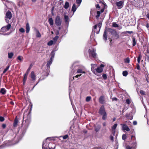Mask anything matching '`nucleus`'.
<instances>
[{"mask_svg": "<svg viewBox=\"0 0 149 149\" xmlns=\"http://www.w3.org/2000/svg\"><path fill=\"white\" fill-rule=\"evenodd\" d=\"M53 60L50 59L48 61L47 64V69H45L43 70L42 73L43 77L40 79V80H42L45 78V77H47L48 75L49 72L50 66L52 63Z\"/></svg>", "mask_w": 149, "mask_h": 149, "instance_id": "1", "label": "nucleus"}, {"mask_svg": "<svg viewBox=\"0 0 149 149\" xmlns=\"http://www.w3.org/2000/svg\"><path fill=\"white\" fill-rule=\"evenodd\" d=\"M50 138L48 137L43 141L42 145V149H48V148L50 147V145H54V144L50 143L49 142L48 140L49 141L50 140Z\"/></svg>", "mask_w": 149, "mask_h": 149, "instance_id": "2", "label": "nucleus"}, {"mask_svg": "<svg viewBox=\"0 0 149 149\" xmlns=\"http://www.w3.org/2000/svg\"><path fill=\"white\" fill-rule=\"evenodd\" d=\"M30 120L28 118L26 119L24 121H23L22 123V127H23V128L24 130L26 131L29 125L30 124Z\"/></svg>", "mask_w": 149, "mask_h": 149, "instance_id": "3", "label": "nucleus"}, {"mask_svg": "<svg viewBox=\"0 0 149 149\" xmlns=\"http://www.w3.org/2000/svg\"><path fill=\"white\" fill-rule=\"evenodd\" d=\"M102 24L99 23L97 25H95L93 29V31L97 34H98L99 33L100 28L101 27Z\"/></svg>", "mask_w": 149, "mask_h": 149, "instance_id": "4", "label": "nucleus"}, {"mask_svg": "<svg viewBox=\"0 0 149 149\" xmlns=\"http://www.w3.org/2000/svg\"><path fill=\"white\" fill-rule=\"evenodd\" d=\"M11 26V24H8L6 26H4L1 28V31L4 32L8 31L10 29Z\"/></svg>", "mask_w": 149, "mask_h": 149, "instance_id": "5", "label": "nucleus"}, {"mask_svg": "<svg viewBox=\"0 0 149 149\" xmlns=\"http://www.w3.org/2000/svg\"><path fill=\"white\" fill-rule=\"evenodd\" d=\"M89 55L91 56L94 58H96L97 54L95 53L96 49H89L88 50Z\"/></svg>", "mask_w": 149, "mask_h": 149, "instance_id": "6", "label": "nucleus"}, {"mask_svg": "<svg viewBox=\"0 0 149 149\" xmlns=\"http://www.w3.org/2000/svg\"><path fill=\"white\" fill-rule=\"evenodd\" d=\"M136 141H135L132 143V146L128 145L125 148L126 149H136Z\"/></svg>", "mask_w": 149, "mask_h": 149, "instance_id": "7", "label": "nucleus"}, {"mask_svg": "<svg viewBox=\"0 0 149 149\" xmlns=\"http://www.w3.org/2000/svg\"><path fill=\"white\" fill-rule=\"evenodd\" d=\"M77 73L78 74H77L74 77H73V78L74 79V78H77L79 77H80L81 76L82 74H85L86 73V72L84 71H83L81 69H78L77 70Z\"/></svg>", "mask_w": 149, "mask_h": 149, "instance_id": "8", "label": "nucleus"}, {"mask_svg": "<svg viewBox=\"0 0 149 149\" xmlns=\"http://www.w3.org/2000/svg\"><path fill=\"white\" fill-rule=\"evenodd\" d=\"M55 23L57 26H60L61 24V21L59 16H57L56 18Z\"/></svg>", "mask_w": 149, "mask_h": 149, "instance_id": "9", "label": "nucleus"}, {"mask_svg": "<svg viewBox=\"0 0 149 149\" xmlns=\"http://www.w3.org/2000/svg\"><path fill=\"white\" fill-rule=\"evenodd\" d=\"M116 4L118 9H120L123 6V2L122 1L116 2Z\"/></svg>", "mask_w": 149, "mask_h": 149, "instance_id": "10", "label": "nucleus"}, {"mask_svg": "<svg viewBox=\"0 0 149 149\" xmlns=\"http://www.w3.org/2000/svg\"><path fill=\"white\" fill-rule=\"evenodd\" d=\"M6 17H5V20L6 21V22L8 23L9 22V20H8V21L7 20V19L6 18H7L8 19H11L12 17V14L10 12V11H8L7 12L6 14Z\"/></svg>", "mask_w": 149, "mask_h": 149, "instance_id": "11", "label": "nucleus"}, {"mask_svg": "<svg viewBox=\"0 0 149 149\" xmlns=\"http://www.w3.org/2000/svg\"><path fill=\"white\" fill-rule=\"evenodd\" d=\"M99 113L101 115L106 113L104 106L102 105L101 106L100 109Z\"/></svg>", "mask_w": 149, "mask_h": 149, "instance_id": "12", "label": "nucleus"}, {"mask_svg": "<svg viewBox=\"0 0 149 149\" xmlns=\"http://www.w3.org/2000/svg\"><path fill=\"white\" fill-rule=\"evenodd\" d=\"M91 69L93 73H96V68L97 67V65L96 64H91Z\"/></svg>", "mask_w": 149, "mask_h": 149, "instance_id": "13", "label": "nucleus"}, {"mask_svg": "<svg viewBox=\"0 0 149 149\" xmlns=\"http://www.w3.org/2000/svg\"><path fill=\"white\" fill-rule=\"evenodd\" d=\"M121 125L122 126V129L123 130H126L127 131H129L130 129L128 126L125 124H121Z\"/></svg>", "mask_w": 149, "mask_h": 149, "instance_id": "14", "label": "nucleus"}, {"mask_svg": "<svg viewBox=\"0 0 149 149\" xmlns=\"http://www.w3.org/2000/svg\"><path fill=\"white\" fill-rule=\"evenodd\" d=\"M118 125L117 123L115 124L111 127V130L113 134L114 135L116 132V129Z\"/></svg>", "mask_w": 149, "mask_h": 149, "instance_id": "15", "label": "nucleus"}, {"mask_svg": "<svg viewBox=\"0 0 149 149\" xmlns=\"http://www.w3.org/2000/svg\"><path fill=\"white\" fill-rule=\"evenodd\" d=\"M103 70V69L101 67H98L96 69V73H94V74L96 75H97L98 73H100L102 72Z\"/></svg>", "mask_w": 149, "mask_h": 149, "instance_id": "16", "label": "nucleus"}, {"mask_svg": "<svg viewBox=\"0 0 149 149\" xmlns=\"http://www.w3.org/2000/svg\"><path fill=\"white\" fill-rule=\"evenodd\" d=\"M18 122V120L17 118V116H16L14 119L13 123V126L14 127H15L17 126Z\"/></svg>", "mask_w": 149, "mask_h": 149, "instance_id": "17", "label": "nucleus"}, {"mask_svg": "<svg viewBox=\"0 0 149 149\" xmlns=\"http://www.w3.org/2000/svg\"><path fill=\"white\" fill-rule=\"evenodd\" d=\"M99 101L101 104H103L104 103L105 98L103 96H101L100 97Z\"/></svg>", "mask_w": 149, "mask_h": 149, "instance_id": "18", "label": "nucleus"}, {"mask_svg": "<svg viewBox=\"0 0 149 149\" xmlns=\"http://www.w3.org/2000/svg\"><path fill=\"white\" fill-rule=\"evenodd\" d=\"M28 74L25 73L24 75V78L23 79V84L24 85L25 83L27 80V76Z\"/></svg>", "mask_w": 149, "mask_h": 149, "instance_id": "19", "label": "nucleus"}, {"mask_svg": "<svg viewBox=\"0 0 149 149\" xmlns=\"http://www.w3.org/2000/svg\"><path fill=\"white\" fill-rule=\"evenodd\" d=\"M31 77L33 80H35L36 79L35 73L33 71L31 72Z\"/></svg>", "mask_w": 149, "mask_h": 149, "instance_id": "20", "label": "nucleus"}, {"mask_svg": "<svg viewBox=\"0 0 149 149\" xmlns=\"http://www.w3.org/2000/svg\"><path fill=\"white\" fill-rule=\"evenodd\" d=\"M30 26L28 23H27L26 25V33H28L30 31Z\"/></svg>", "mask_w": 149, "mask_h": 149, "instance_id": "21", "label": "nucleus"}, {"mask_svg": "<svg viewBox=\"0 0 149 149\" xmlns=\"http://www.w3.org/2000/svg\"><path fill=\"white\" fill-rule=\"evenodd\" d=\"M6 90L4 88H1L0 91V93L2 95H4L6 93Z\"/></svg>", "mask_w": 149, "mask_h": 149, "instance_id": "22", "label": "nucleus"}, {"mask_svg": "<svg viewBox=\"0 0 149 149\" xmlns=\"http://www.w3.org/2000/svg\"><path fill=\"white\" fill-rule=\"evenodd\" d=\"M103 37L104 40L106 41L107 40V33L106 31H105L104 32V34L103 35Z\"/></svg>", "mask_w": 149, "mask_h": 149, "instance_id": "23", "label": "nucleus"}, {"mask_svg": "<svg viewBox=\"0 0 149 149\" xmlns=\"http://www.w3.org/2000/svg\"><path fill=\"white\" fill-rule=\"evenodd\" d=\"M77 9V8L75 4H74L72 8V10L73 11V13L76 11Z\"/></svg>", "mask_w": 149, "mask_h": 149, "instance_id": "24", "label": "nucleus"}, {"mask_svg": "<svg viewBox=\"0 0 149 149\" xmlns=\"http://www.w3.org/2000/svg\"><path fill=\"white\" fill-rule=\"evenodd\" d=\"M51 54V57L50 59L53 60L54 58V56L55 54V53L54 52V50H53Z\"/></svg>", "mask_w": 149, "mask_h": 149, "instance_id": "25", "label": "nucleus"}, {"mask_svg": "<svg viewBox=\"0 0 149 149\" xmlns=\"http://www.w3.org/2000/svg\"><path fill=\"white\" fill-rule=\"evenodd\" d=\"M69 3L68 2H66L65 3V5L64 6V8L66 9H68L69 6Z\"/></svg>", "mask_w": 149, "mask_h": 149, "instance_id": "26", "label": "nucleus"}, {"mask_svg": "<svg viewBox=\"0 0 149 149\" xmlns=\"http://www.w3.org/2000/svg\"><path fill=\"white\" fill-rule=\"evenodd\" d=\"M101 115L102 116V119L104 120H106L107 118V113Z\"/></svg>", "mask_w": 149, "mask_h": 149, "instance_id": "27", "label": "nucleus"}, {"mask_svg": "<svg viewBox=\"0 0 149 149\" xmlns=\"http://www.w3.org/2000/svg\"><path fill=\"white\" fill-rule=\"evenodd\" d=\"M48 22L51 25H52L53 24V20L52 18H50L48 20Z\"/></svg>", "mask_w": 149, "mask_h": 149, "instance_id": "28", "label": "nucleus"}, {"mask_svg": "<svg viewBox=\"0 0 149 149\" xmlns=\"http://www.w3.org/2000/svg\"><path fill=\"white\" fill-rule=\"evenodd\" d=\"M14 55V54L13 52L8 53V57L9 58H11Z\"/></svg>", "mask_w": 149, "mask_h": 149, "instance_id": "29", "label": "nucleus"}, {"mask_svg": "<svg viewBox=\"0 0 149 149\" xmlns=\"http://www.w3.org/2000/svg\"><path fill=\"white\" fill-rule=\"evenodd\" d=\"M32 66H33V65H32V64H31L29 67V68L27 70L26 72L25 73L26 74H28L29 72L30 71V69H31V68H32Z\"/></svg>", "mask_w": 149, "mask_h": 149, "instance_id": "30", "label": "nucleus"}, {"mask_svg": "<svg viewBox=\"0 0 149 149\" xmlns=\"http://www.w3.org/2000/svg\"><path fill=\"white\" fill-rule=\"evenodd\" d=\"M54 43V42L53 40H51L50 41H49L47 43V45L49 46H52L53 44H55Z\"/></svg>", "mask_w": 149, "mask_h": 149, "instance_id": "31", "label": "nucleus"}, {"mask_svg": "<svg viewBox=\"0 0 149 149\" xmlns=\"http://www.w3.org/2000/svg\"><path fill=\"white\" fill-rule=\"evenodd\" d=\"M109 31L113 36L116 33V31L113 30L111 29H109Z\"/></svg>", "mask_w": 149, "mask_h": 149, "instance_id": "32", "label": "nucleus"}, {"mask_svg": "<svg viewBox=\"0 0 149 149\" xmlns=\"http://www.w3.org/2000/svg\"><path fill=\"white\" fill-rule=\"evenodd\" d=\"M58 38L59 37L58 36H56L53 38L52 40L54 41V43H55L57 41L58 39Z\"/></svg>", "mask_w": 149, "mask_h": 149, "instance_id": "33", "label": "nucleus"}, {"mask_svg": "<svg viewBox=\"0 0 149 149\" xmlns=\"http://www.w3.org/2000/svg\"><path fill=\"white\" fill-rule=\"evenodd\" d=\"M64 19L65 22H69V18L68 16L67 15H64Z\"/></svg>", "mask_w": 149, "mask_h": 149, "instance_id": "34", "label": "nucleus"}, {"mask_svg": "<svg viewBox=\"0 0 149 149\" xmlns=\"http://www.w3.org/2000/svg\"><path fill=\"white\" fill-rule=\"evenodd\" d=\"M132 43H133V46H135L136 45V41L135 39L134 38H132Z\"/></svg>", "mask_w": 149, "mask_h": 149, "instance_id": "35", "label": "nucleus"}, {"mask_svg": "<svg viewBox=\"0 0 149 149\" xmlns=\"http://www.w3.org/2000/svg\"><path fill=\"white\" fill-rule=\"evenodd\" d=\"M10 67V65H8L5 69H4L3 71V73H5L8 70Z\"/></svg>", "mask_w": 149, "mask_h": 149, "instance_id": "36", "label": "nucleus"}, {"mask_svg": "<svg viewBox=\"0 0 149 149\" xmlns=\"http://www.w3.org/2000/svg\"><path fill=\"white\" fill-rule=\"evenodd\" d=\"M17 59L21 61H22V59H23V57L21 56H19L17 57Z\"/></svg>", "mask_w": 149, "mask_h": 149, "instance_id": "37", "label": "nucleus"}, {"mask_svg": "<svg viewBox=\"0 0 149 149\" xmlns=\"http://www.w3.org/2000/svg\"><path fill=\"white\" fill-rule=\"evenodd\" d=\"M123 76L126 77L128 74V72L126 71H124L123 72Z\"/></svg>", "mask_w": 149, "mask_h": 149, "instance_id": "38", "label": "nucleus"}, {"mask_svg": "<svg viewBox=\"0 0 149 149\" xmlns=\"http://www.w3.org/2000/svg\"><path fill=\"white\" fill-rule=\"evenodd\" d=\"M19 31L20 32L22 33H24L25 31L24 29L23 28H20Z\"/></svg>", "mask_w": 149, "mask_h": 149, "instance_id": "39", "label": "nucleus"}, {"mask_svg": "<svg viewBox=\"0 0 149 149\" xmlns=\"http://www.w3.org/2000/svg\"><path fill=\"white\" fill-rule=\"evenodd\" d=\"M113 26L115 28H116L118 27V25L117 24H116L115 23H113Z\"/></svg>", "mask_w": 149, "mask_h": 149, "instance_id": "40", "label": "nucleus"}, {"mask_svg": "<svg viewBox=\"0 0 149 149\" xmlns=\"http://www.w3.org/2000/svg\"><path fill=\"white\" fill-rule=\"evenodd\" d=\"M130 60L129 58H127L125 60V63H130Z\"/></svg>", "mask_w": 149, "mask_h": 149, "instance_id": "41", "label": "nucleus"}, {"mask_svg": "<svg viewBox=\"0 0 149 149\" xmlns=\"http://www.w3.org/2000/svg\"><path fill=\"white\" fill-rule=\"evenodd\" d=\"M82 0H76V2L77 4H79L78 6H79L80 5V4Z\"/></svg>", "mask_w": 149, "mask_h": 149, "instance_id": "42", "label": "nucleus"}, {"mask_svg": "<svg viewBox=\"0 0 149 149\" xmlns=\"http://www.w3.org/2000/svg\"><path fill=\"white\" fill-rule=\"evenodd\" d=\"M97 15L96 16L97 18H98L100 16V12L99 11H97Z\"/></svg>", "mask_w": 149, "mask_h": 149, "instance_id": "43", "label": "nucleus"}, {"mask_svg": "<svg viewBox=\"0 0 149 149\" xmlns=\"http://www.w3.org/2000/svg\"><path fill=\"white\" fill-rule=\"evenodd\" d=\"M141 55H139L137 61L139 63L140 62L141 58Z\"/></svg>", "mask_w": 149, "mask_h": 149, "instance_id": "44", "label": "nucleus"}, {"mask_svg": "<svg viewBox=\"0 0 149 149\" xmlns=\"http://www.w3.org/2000/svg\"><path fill=\"white\" fill-rule=\"evenodd\" d=\"M91 97L90 96H88L86 98V101L87 102H89V101L91 99Z\"/></svg>", "mask_w": 149, "mask_h": 149, "instance_id": "45", "label": "nucleus"}, {"mask_svg": "<svg viewBox=\"0 0 149 149\" xmlns=\"http://www.w3.org/2000/svg\"><path fill=\"white\" fill-rule=\"evenodd\" d=\"M5 119L4 117L2 116H0V121L2 122Z\"/></svg>", "mask_w": 149, "mask_h": 149, "instance_id": "46", "label": "nucleus"}, {"mask_svg": "<svg viewBox=\"0 0 149 149\" xmlns=\"http://www.w3.org/2000/svg\"><path fill=\"white\" fill-rule=\"evenodd\" d=\"M113 36H114L116 38H118L119 37V35L116 32V33L113 35Z\"/></svg>", "mask_w": 149, "mask_h": 149, "instance_id": "47", "label": "nucleus"}, {"mask_svg": "<svg viewBox=\"0 0 149 149\" xmlns=\"http://www.w3.org/2000/svg\"><path fill=\"white\" fill-rule=\"evenodd\" d=\"M140 93L141 95H145V92L142 90H140Z\"/></svg>", "mask_w": 149, "mask_h": 149, "instance_id": "48", "label": "nucleus"}, {"mask_svg": "<svg viewBox=\"0 0 149 149\" xmlns=\"http://www.w3.org/2000/svg\"><path fill=\"white\" fill-rule=\"evenodd\" d=\"M102 76L103 78L104 79H107V75L106 74H103L102 75Z\"/></svg>", "mask_w": 149, "mask_h": 149, "instance_id": "49", "label": "nucleus"}, {"mask_svg": "<svg viewBox=\"0 0 149 149\" xmlns=\"http://www.w3.org/2000/svg\"><path fill=\"white\" fill-rule=\"evenodd\" d=\"M127 33H129V34H131V33H133V32L132 31H126L125 32H123V33H125V34H126Z\"/></svg>", "mask_w": 149, "mask_h": 149, "instance_id": "50", "label": "nucleus"}, {"mask_svg": "<svg viewBox=\"0 0 149 149\" xmlns=\"http://www.w3.org/2000/svg\"><path fill=\"white\" fill-rule=\"evenodd\" d=\"M126 138V136L125 134H124L122 135V138L123 140H125Z\"/></svg>", "mask_w": 149, "mask_h": 149, "instance_id": "51", "label": "nucleus"}, {"mask_svg": "<svg viewBox=\"0 0 149 149\" xmlns=\"http://www.w3.org/2000/svg\"><path fill=\"white\" fill-rule=\"evenodd\" d=\"M100 126H99L97 127H96L95 128V131L97 132H98L99 131V130H100Z\"/></svg>", "mask_w": 149, "mask_h": 149, "instance_id": "52", "label": "nucleus"}, {"mask_svg": "<svg viewBox=\"0 0 149 149\" xmlns=\"http://www.w3.org/2000/svg\"><path fill=\"white\" fill-rule=\"evenodd\" d=\"M126 102L127 104H129L130 103V100L129 99H127L126 101Z\"/></svg>", "mask_w": 149, "mask_h": 149, "instance_id": "53", "label": "nucleus"}, {"mask_svg": "<svg viewBox=\"0 0 149 149\" xmlns=\"http://www.w3.org/2000/svg\"><path fill=\"white\" fill-rule=\"evenodd\" d=\"M49 147L51 148L52 149H55V146L54 144V145H50V146Z\"/></svg>", "mask_w": 149, "mask_h": 149, "instance_id": "54", "label": "nucleus"}, {"mask_svg": "<svg viewBox=\"0 0 149 149\" xmlns=\"http://www.w3.org/2000/svg\"><path fill=\"white\" fill-rule=\"evenodd\" d=\"M136 68L138 70H140V67L139 65V64H137L136 65Z\"/></svg>", "mask_w": 149, "mask_h": 149, "instance_id": "55", "label": "nucleus"}, {"mask_svg": "<svg viewBox=\"0 0 149 149\" xmlns=\"http://www.w3.org/2000/svg\"><path fill=\"white\" fill-rule=\"evenodd\" d=\"M2 127L3 128V129H5L6 128V125L5 124H3L2 125Z\"/></svg>", "mask_w": 149, "mask_h": 149, "instance_id": "56", "label": "nucleus"}, {"mask_svg": "<svg viewBox=\"0 0 149 149\" xmlns=\"http://www.w3.org/2000/svg\"><path fill=\"white\" fill-rule=\"evenodd\" d=\"M68 135H65L63 136V139H66L68 138Z\"/></svg>", "mask_w": 149, "mask_h": 149, "instance_id": "57", "label": "nucleus"}, {"mask_svg": "<svg viewBox=\"0 0 149 149\" xmlns=\"http://www.w3.org/2000/svg\"><path fill=\"white\" fill-rule=\"evenodd\" d=\"M133 125H136L137 124V122L136 121H134L133 122Z\"/></svg>", "mask_w": 149, "mask_h": 149, "instance_id": "58", "label": "nucleus"}, {"mask_svg": "<svg viewBox=\"0 0 149 149\" xmlns=\"http://www.w3.org/2000/svg\"><path fill=\"white\" fill-rule=\"evenodd\" d=\"M41 36V35L39 32H38V37H40Z\"/></svg>", "mask_w": 149, "mask_h": 149, "instance_id": "59", "label": "nucleus"}, {"mask_svg": "<svg viewBox=\"0 0 149 149\" xmlns=\"http://www.w3.org/2000/svg\"><path fill=\"white\" fill-rule=\"evenodd\" d=\"M110 139L111 140L113 141V137L112 136H110Z\"/></svg>", "mask_w": 149, "mask_h": 149, "instance_id": "60", "label": "nucleus"}, {"mask_svg": "<svg viewBox=\"0 0 149 149\" xmlns=\"http://www.w3.org/2000/svg\"><path fill=\"white\" fill-rule=\"evenodd\" d=\"M10 104L12 105H13L14 104V103L13 101H11L10 102Z\"/></svg>", "mask_w": 149, "mask_h": 149, "instance_id": "61", "label": "nucleus"}, {"mask_svg": "<svg viewBox=\"0 0 149 149\" xmlns=\"http://www.w3.org/2000/svg\"><path fill=\"white\" fill-rule=\"evenodd\" d=\"M96 7L97 8H100V6L98 4H97L96 5Z\"/></svg>", "mask_w": 149, "mask_h": 149, "instance_id": "62", "label": "nucleus"}, {"mask_svg": "<svg viewBox=\"0 0 149 149\" xmlns=\"http://www.w3.org/2000/svg\"><path fill=\"white\" fill-rule=\"evenodd\" d=\"M103 125L104 126H105L106 125V123L105 122H104L103 123Z\"/></svg>", "mask_w": 149, "mask_h": 149, "instance_id": "63", "label": "nucleus"}, {"mask_svg": "<svg viewBox=\"0 0 149 149\" xmlns=\"http://www.w3.org/2000/svg\"><path fill=\"white\" fill-rule=\"evenodd\" d=\"M104 9H103V8L102 9H101V11H100L101 12V13H103V12H104Z\"/></svg>", "mask_w": 149, "mask_h": 149, "instance_id": "64", "label": "nucleus"}]
</instances>
